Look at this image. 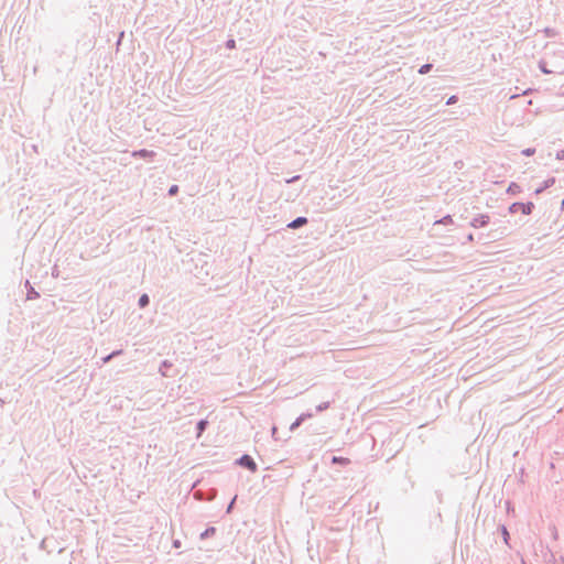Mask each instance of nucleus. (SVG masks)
Instances as JSON below:
<instances>
[{
	"mask_svg": "<svg viewBox=\"0 0 564 564\" xmlns=\"http://www.w3.org/2000/svg\"><path fill=\"white\" fill-rule=\"evenodd\" d=\"M539 68H540V70H541L543 74H551V73H552V70H550V69L546 67V64H545V62H543V61H540V62H539Z\"/></svg>",
	"mask_w": 564,
	"mask_h": 564,
	"instance_id": "nucleus-18",
	"label": "nucleus"
},
{
	"mask_svg": "<svg viewBox=\"0 0 564 564\" xmlns=\"http://www.w3.org/2000/svg\"><path fill=\"white\" fill-rule=\"evenodd\" d=\"M236 464L250 470L251 473H256L258 470V465L257 463L254 462V459L248 455V454H243L242 456H240L237 460H236Z\"/></svg>",
	"mask_w": 564,
	"mask_h": 564,
	"instance_id": "nucleus-2",
	"label": "nucleus"
},
{
	"mask_svg": "<svg viewBox=\"0 0 564 564\" xmlns=\"http://www.w3.org/2000/svg\"><path fill=\"white\" fill-rule=\"evenodd\" d=\"M433 68V64H430V63H426V64H423L420 68H419V73L421 75H425L427 74L429 72H431Z\"/></svg>",
	"mask_w": 564,
	"mask_h": 564,
	"instance_id": "nucleus-17",
	"label": "nucleus"
},
{
	"mask_svg": "<svg viewBox=\"0 0 564 564\" xmlns=\"http://www.w3.org/2000/svg\"><path fill=\"white\" fill-rule=\"evenodd\" d=\"M25 288L28 289L26 292V300H36L40 297V293L31 285L30 281H25Z\"/></svg>",
	"mask_w": 564,
	"mask_h": 564,
	"instance_id": "nucleus-7",
	"label": "nucleus"
},
{
	"mask_svg": "<svg viewBox=\"0 0 564 564\" xmlns=\"http://www.w3.org/2000/svg\"><path fill=\"white\" fill-rule=\"evenodd\" d=\"M123 354V350L122 349H118V350H113L112 352H110L109 355L105 356L101 358V361L102 364H107L109 362L110 360H112L115 357L117 356H120Z\"/></svg>",
	"mask_w": 564,
	"mask_h": 564,
	"instance_id": "nucleus-11",
	"label": "nucleus"
},
{
	"mask_svg": "<svg viewBox=\"0 0 564 564\" xmlns=\"http://www.w3.org/2000/svg\"><path fill=\"white\" fill-rule=\"evenodd\" d=\"M235 501H236V497H234V499L228 505L227 510H226L227 513H229L232 510Z\"/></svg>",
	"mask_w": 564,
	"mask_h": 564,
	"instance_id": "nucleus-25",
	"label": "nucleus"
},
{
	"mask_svg": "<svg viewBox=\"0 0 564 564\" xmlns=\"http://www.w3.org/2000/svg\"><path fill=\"white\" fill-rule=\"evenodd\" d=\"M522 192V188L519 184L512 182L509 184L508 188H507V193L508 194H511V195H517L519 193Z\"/></svg>",
	"mask_w": 564,
	"mask_h": 564,
	"instance_id": "nucleus-10",
	"label": "nucleus"
},
{
	"mask_svg": "<svg viewBox=\"0 0 564 564\" xmlns=\"http://www.w3.org/2000/svg\"><path fill=\"white\" fill-rule=\"evenodd\" d=\"M490 217L488 215H478L473 218L470 221V226L474 228H481L489 224Z\"/></svg>",
	"mask_w": 564,
	"mask_h": 564,
	"instance_id": "nucleus-3",
	"label": "nucleus"
},
{
	"mask_svg": "<svg viewBox=\"0 0 564 564\" xmlns=\"http://www.w3.org/2000/svg\"><path fill=\"white\" fill-rule=\"evenodd\" d=\"M173 547H175V549L181 547V541L180 540H174L173 541Z\"/></svg>",
	"mask_w": 564,
	"mask_h": 564,
	"instance_id": "nucleus-28",
	"label": "nucleus"
},
{
	"mask_svg": "<svg viewBox=\"0 0 564 564\" xmlns=\"http://www.w3.org/2000/svg\"><path fill=\"white\" fill-rule=\"evenodd\" d=\"M437 223L443 224V225H448V224L453 223V219H452L451 215H446L442 219H440Z\"/></svg>",
	"mask_w": 564,
	"mask_h": 564,
	"instance_id": "nucleus-20",
	"label": "nucleus"
},
{
	"mask_svg": "<svg viewBox=\"0 0 564 564\" xmlns=\"http://www.w3.org/2000/svg\"><path fill=\"white\" fill-rule=\"evenodd\" d=\"M300 178H301V176H300V175H295V176H293V177H291V178L286 180V183H294V182H296V181H297V180H300Z\"/></svg>",
	"mask_w": 564,
	"mask_h": 564,
	"instance_id": "nucleus-27",
	"label": "nucleus"
},
{
	"mask_svg": "<svg viewBox=\"0 0 564 564\" xmlns=\"http://www.w3.org/2000/svg\"><path fill=\"white\" fill-rule=\"evenodd\" d=\"M533 209H534V204L532 202H528V203L516 202L509 206L510 214H516L518 212H521L523 215H531Z\"/></svg>",
	"mask_w": 564,
	"mask_h": 564,
	"instance_id": "nucleus-1",
	"label": "nucleus"
},
{
	"mask_svg": "<svg viewBox=\"0 0 564 564\" xmlns=\"http://www.w3.org/2000/svg\"><path fill=\"white\" fill-rule=\"evenodd\" d=\"M308 223L307 218L304 216L296 217L291 223H289L288 227L291 229H299L305 226Z\"/></svg>",
	"mask_w": 564,
	"mask_h": 564,
	"instance_id": "nucleus-5",
	"label": "nucleus"
},
{
	"mask_svg": "<svg viewBox=\"0 0 564 564\" xmlns=\"http://www.w3.org/2000/svg\"><path fill=\"white\" fill-rule=\"evenodd\" d=\"M215 533H216V528H215V527H208V528H206V529L200 533V539H202V540H205V539H207V538L213 536Z\"/></svg>",
	"mask_w": 564,
	"mask_h": 564,
	"instance_id": "nucleus-13",
	"label": "nucleus"
},
{
	"mask_svg": "<svg viewBox=\"0 0 564 564\" xmlns=\"http://www.w3.org/2000/svg\"><path fill=\"white\" fill-rule=\"evenodd\" d=\"M329 406H330V403L328 401L322 402L321 404H318L316 406V412H323V411L327 410Z\"/></svg>",
	"mask_w": 564,
	"mask_h": 564,
	"instance_id": "nucleus-19",
	"label": "nucleus"
},
{
	"mask_svg": "<svg viewBox=\"0 0 564 564\" xmlns=\"http://www.w3.org/2000/svg\"><path fill=\"white\" fill-rule=\"evenodd\" d=\"M207 425V420H199L196 424L197 434L200 435L206 430Z\"/></svg>",
	"mask_w": 564,
	"mask_h": 564,
	"instance_id": "nucleus-15",
	"label": "nucleus"
},
{
	"mask_svg": "<svg viewBox=\"0 0 564 564\" xmlns=\"http://www.w3.org/2000/svg\"><path fill=\"white\" fill-rule=\"evenodd\" d=\"M150 303V297L148 294H142L139 300H138V305L140 308H144L149 305Z\"/></svg>",
	"mask_w": 564,
	"mask_h": 564,
	"instance_id": "nucleus-14",
	"label": "nucleus"
},
{
	"mask_svg": "<svg viewBox=\"0 0 564 564\" xmlns=\"http://www.w3.org/2000/svg\"><path fill=\"white\" fill-rule=\"evenodd\" d=\"M177 192H178V186H177V185H172V186L169 188V195H170V196L175 195Z\"/></svg>",
	"mask_w": 564,
	"mask_h": 564,
	"instance_id": "nucleus-23",
	"label": "nucleus"
},
{
	"mask_svg": "<svg viewBox=\"0 0 564 564\" xmlns=\"http://www.w3.org/2000/svg\"><path fill=\"white\" fill-rule=\"evenodd\" d=\"M556 159L557 160H564V149L556 153Z\"/></svg>",
	"mask_w": 564,
	"mask_h": 564,
	"instance_id": "nucleus-26",
	"label": "nucleus"
},
{
	"mask_svg": "<svg viewBox=\"0 0 564 564\" xmlns=\"http://www.w3.org/2000/svg\"><path fill=\"white\" fill-rule=\"evenodd\" d=\"M332 463L333 464H337V465L346 466V465L350 464V459L346 458V457H341V456H333L332 457Z\"/></svg>",
	"mask_w": 564,
	"mask_h": 564,
	"instance_id": "nucleus-12",
	"label": "nucleus"
},
{
	"mask_svg": "<svg viewBox=\"0 0 564 564\" xmlns=\"http://www.w3.org/2000/svg\"><path fill=\"white\" fill-rule=\"evenodd\" d=\"M226 48L234 50L236 47V41L234 39H229L225 44Z\"/></svg>",
	"mask_w": 564,
	"mask_h": 564,
	"instance_id": "nucleus-21",
	"label": "nucleus"
},
{
	"mask_svg": "<svg viewBox=\"0 0 564 564\" xmlns=\"http://www.w3.org/2000/svg\"><path fill=\"white\" fill-rule=\"evenodd\" d=\"M311 412L302 413L290 426L291 431H295L305 420L312 417Z\"/></svg>",
	"mask_w": 564,
	"mask_h": 564,
	"instance_id": "nucleus-6",
	"label": "nucleus"
},
{
	"mask_svg": "<svg viewBox=\"0 0 564 564\" xmlns=\"http://www.w3.org/2000/svg\"><path fill=\"white\" fill-rule=\"evenodd\" d=\"M271 432H272V436L274 437V436H275V434H276V432H278L276 426H273V427H272V430H271Z\"/></svg>",
	"mask_w": 564,
	"mask_h": 564,
	"instance_id": "nucleus-29",
	"label": "nucleus"
},
{
	"mask_svg": "<svg viewBox=\"0 0 564 564\" xmlns=\"http://www.w3.org/2000/svg\"><path fill=\"white\" fill-rule=\"evenodd\" d=\"M457 101H458V97H457L456 95H453V96H451V97L447 99L446 105H447V106H451V105L456 104Z\"/></svg>",
	"mask_w": 564,
	"mask_h": 564,
	"instance_id": "nucleus-22",
	"label": "nucleus"
},
{
	"mask_svg": "<svg viewBox=\"0 0 564 564\" xmlns=\"http://www.w3.org/2000/svg\"><path fill=\"white\" fill-rule=\"evenodd\" d=\"M131 155L133 158H140L144 160H152L155 156V152L147 149H140L132 151Z\"/></svg>",
	"mask_w": 564,
	"mask_h": 564,
	"instance_id": "nucleus-4",
	"label": "nucleus"
},
{
	"mask_svg": "<svg viewBox=\"0 0 564 564\" xmlns=\"http://www.w3.org/2000/svg\"><path fill=\"white\" fill-rule=\"evenodd\" d=\"M172 362H170L169 360H163L160 365V368H159V371L160 373L163 376V377H172L170 373H169V369L172 368Z\"/></svg>",
	"mask_w": 564,
	"mask_h": 564,
	"instance_id": "nucleus-9",
	"label": "nucleus"
},
{
	"mask_svg": "<svg viewBox=\"0 0 564 564\" xmlns=\"http://www.w3.org/2000/svg\"><path fill=\"white\" fill-rule=\"evenodd\" d=\"M555 184V177H550L547 180H545L542 185L540 187H538L535 191H534V194L535 195H539L541 194L542 192H544L545 189L550 188L551 186H553Z\"/></svg>",
	"mask_w": 564,
	"mask_h": 564,
	"instance_id": "nucleus-8",
	"label": "nucleus"
},
{
	"mask_svg": "<svg viewBox=\"0 0 564 564\" xmlns=\"http://www.w3.org/2000/svg\"><path fill=\"white\" fill-rule=\"evenodd\" d=\"M534 153H535V149H533V148H528V149L522 151V154H524L527 156H530V155H532Z\"/></svg>",
	"mask_w": 564,
	"mask_h": 564,
	"instance_id": "nucleus-24",
	"label": "nucleus"
},
{
	"mask_svg": "<svg viewBox=\"0 0 564 564\" xmlns=\"http://www.w3.org/2000/svg\"><path fill=\"white\" fill-rule=\"evenodd\" d=\"M499 530H500V532H501V535H502V538H503L505 543H506V544H509L510 535H509V532H508V530H507L506 525H505V524H501V525L499 527Z\"/></svg>",
	"mask_w": 564,
	"mask_h": 564,
	"instance_id": "nucleus-16",
	"label": "nucleus"
},
{
	"mask_svg": "<svg viewBox=\"0 0 564 564\" xmlns=\"http://www.w3.org/2000/svg\"><path fill=\"white\" fill-rule=\"evenodd\" d=\"M561 208H562V210H564V198L562 199Z\"/></svg>",
	"mask_w": 564,
	"mask_h": 564,
	"instance_id": "nucleus-31",
	"label": "nucleus"
},
{
	"mask_svg": "<svg viewBox=\"0 0 564 564\" xmlns=\"http://www.w3.org/2000/svg\"><path fill=\"white\" fill-rule=\"evenodd\" d=\"M467 241H474V235L473 234H469L467 236Z\"/></svg>",
	"mask_w": 564,
	"mask_h": 564,
	"instance_id": "nucleus-30",
	"label": "nucleus"
}]
</instances>
